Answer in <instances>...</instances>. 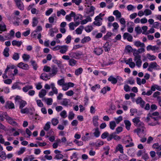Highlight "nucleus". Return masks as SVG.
<instances>
[{"mask_svg": "<svg viewBox=\"0 0 161 161\" xmlns=\"http://www.w3.org/2000/svg\"><path fill=\"white\" fill-rule=\"evenodd\" d=\"M123 142L125 144L129 143V144L127 145L125 147H132L134 146V144L132 142V139L129 136H126L123 140Z\"/></svg>", "mask_w": 161, "mask_h": 161, "instance_id": "423d86ee", "label": "nucleus"}, {"mask_svg": "<svg viewBox=\"0 0 161 161\" xmlns=\"http://www.w3.org/2000/svg\"><path fill=\"white\" fill-rule=\"evenodd\" d=\"M0 151V157L3 160L6 158V153L3 151Z\"/></svg>", "mask_w": 161, "mask_h": 161, "instance_id": "69168bd1", "label": "nucleus"}, {"mask_svg": "<svg viewBox=\"0 0 161 161\" xmlns=\"http://www.w3.org/2000/svg\"><path fill=\"white\" fill-rule=\"evenodd\" d=\"M151 90L153 91H154L156 89L159 91H161V87L160 86L156 84L153 85L151 86Z\"/></svg>", "mask_w": 161, "mask_h": 161, "instance_id": "2f4dec72", "label": "nucleus"}, {"mask_svg": "<svg viewBox=\"0 0 161 161\" xmlns=\"http://www.w3.org/2000/svg\"><path fill=\"white\" fill-rule=\"evenodd\" d=\"M147 58L150 61H153L156 58V57L153 55H151L149 53H147L146 55Z\"/></svg>", "mask_w": 161, "mask_h": 161, "instance_id": "72a5a7b5", "label": "nucleus"}, {"mask_svg": "<svg viewBox=\"0 0 161 161\" xmlns=\"http://www.w3.org/2000/svg\"><path fill=\"white\" fill-rule=\"evenodd\" d=\"M46 91L45 89H42L39 92V96L41 98H42L46 95Z\"/></svg>", "mask_w": 161, "mask_h": 161, "instance_id": "c03bdc74", "label": "nucleus"}, {"mask_svg": "<svg viewBox=\"0 0 161 161\" xmlns=\"http://www.w3.org/2000/svg\"><path fill=\"white\" fill-rule=\"evenodd\" d=\"M110 90V88L108 86L104 87L103 88L101 91V93L105 94L107 91H109Z\"/></svg>", "mask_w": 161, "mask_h": 161, "instance_id": "13d9d810", "label": "nucleus"}, {"mask_svg": "<svg viewBox=\"0 0 161 161\" xmlns=\"http://www.w3.org/2000/svg\"><path fill=\"white\" fill-rule=\"evenodd\" d=\"M6 120L8 121V122L10 124L14 125V126H17L18 125L17 123L13 119L11 118L8 116H7V118H6Z\"/></svg>", "mask_w": 161, "mask_h": 161, "instance_id": "4be33fe9", "label": "nucleus"}, {"mask_svg": "<svg viewBox=\"0 0 161 161\" xmlns=\"http://www.w3.org/2000/svg\"><path fill=\"white\" fill-rule=\"evenodd\" d=\"M33 88V87L32 85H28L22 88V90L24 92H26L29 90L32 89Z\"/></svg>", "mask_w": 161, "mask_h": 161, "instance_id": "cd10ccee", "label": "nucleus"}, {"mask_svg": "<svg viewBox=\"0 0 161 161\" xmlns=\"http://www.w3.org/2000/svg\"><path fill=\"white\" fill-rule=\"evenodd\" d=\"M152 147L158 151L161 150V144H159L158 143H154Z\"/></svg>", "mask_w": 161, "mask_h": 161, "instance_id": "c9c22d12", "label": "nucleus"}, {"mask_svg": "<svg viewBox=\"0 0 161 161\" xmlns=\"http://www.w3.org/2000/svg\"><path fill=\"white\" fill-rule=\"evenodd\" d=\"M17 66L24 70H28L29 69V65L22 62L19 63L17 64Z\"/></svg>", "mask_w": 161, "mask_h": 161, "instance_id": "ddd939ff", "label": "nucleus"}, {"mask_svg": "<svg viewBox=\"0 0 161 161\" xmlns=\"http://www.w3.org/2000/svg\"><path fill=\"white\" fill-rule=\"evenodd\" d=\"M144 14L145 16H148L151 15L152 14V12L151 10L149 9H146L144 10Z\"/></svg>", "mask_w": 161, "mask_h": 161, "instance_id": "052dcab7", "label": "nucleus"}, {"mask_svg": "<svg viewBox=\"0 0 161 161\" xmlns=\"http://www.w3.org/2000/svg\"><path fill=\"white\" fill-rule=\"evenodd\" d=\"M75 13L73 11H71L69 14L66 16L65 19L67 21H70L72 20V18L75 17Z\"/></svg>", "mask_w": 161, "mask_h": 161, "instance_id": "f3484780", "label": "nucleus"}, {"mask_svg": "<svg viewBox=\"0 0 161 161\" xmlns=\"http://www.w3.org/2000/svg\"><path fill=\"white\" fill-rule=\"evenodd\" d=\"M74 20L75 23L78 25L80 24L81 20L83 19V16L81 14H77L74 17Z\"/></svg>", "mask_w": 161, "mask_h": 161, "instance_id": "2eb2a0df", "label": "nucleus"}, {"mask_svg": "<svg viewBox=\"0 0 161 161\" xmlns=\"http://www.w3.org/2000/svg\"><path fill=\"white\" fill-rule=\"evenodd\" d=\"M145 51L144 48H140L137 50L134 49L133 52V54L134 56V61L136 62V65L138 68L141 67L142 62L141 59V56L140 53H143Z\"/></svg>", "mask_w": 161, "mask_h": 161, "instance_id": "f03ea898", "label": "nucleus"}, {"mask_svg": "<svg viewBox=\"0 0 161 161\" xmlns=\"http://www.w3.org/2000/svg\"><path fill=\"white\" fill-rule=\"evenodd\" d=\"M22 58L24 61H28L30 58V56L29 55L24 54L22 55Z\"/></svg>", "mask_w": 161, "mask_h": 161, "instance_id": "de8ad7c7", "label": "nucleus"}, {"mask_svg": "<svg viewBox=\"0 0 161 161\" xmlns=\"http://www.w3.org/2000/svg\"><path fill=\"white\" fill-rule=\"evenodd\" d=\"M42 27L41 25L38 26L36 30L33 31L31 34V36L33 38H36L37 35H38L39 32L42 31Z\"/></svg>", "mask_w": 161, "mask_h": 161, "instance_id": "9d476101", "label": "nucleus"}, {"mask_svg": "<svg viewBox=\"0 0 161 161\" xmlns=\"http://www.w3.org/2000/svg\"><path fill=\"white\" fill-rule=\"evenodd\" d=\"M153 69L156 70L160 69L159 66L155 62H152L150 63L147 69V70L149 71L152 72Z\"/></svg>", "mask_w": 161, "mask_h": 161, "instance_id": "0eeeda50", "label": "nucleus"}, {"mask_svg": "<svg viewBox=\"0 0 161 161\" xmlns=\"http://www.w3.org/2000/svg\"><path fill=\"white\" fill-rule=\"evenodd\" d=\"M91 40V38L89 36H85L81 40V42L82 43H85L86 42H88Z\"/></svg>", "mask_w": 161, "mask_h": 161, "instance_id": "bf43d9fd", "label": "nucleus"}, {"mask_svg": "<svg viewBox=\"0 0 161 161\" xmlns=\"http://www.w3.org/2000/svg\"><path fill=\"white\" fill-rule=\"evenodd\" d=\"M116 151H119L121 153H123V149L122 146L120 144H118L116 147Z\"/></svg>", "mask_w": 161, "mask_h": 161, "instance_id": "5fc2aeb1", "label": "nucleus"}, {"mask_svg": "<svg viewBox=\"0 0 161 161\" xmlns=\"http://www.w3.org/2000/svg\"><path fill=\"white\" fill-rule=\"evenodd\" d=\"M112 35V33L111 32H108L106 35L103 37V39L104 40H107Z\"/></svg>", "mask_w": 161, "mask_h": 161, "instance_id": "864d4df0", "label": "nucleus"}, {"mask_svg": "<svg viewBox=\"0 0 161 161\" xmlns=\"http://www.w3.org/2000/svg\"><path fill=\"white\" fill-rule=\"evenodd\" d=\"M103 51L102 48L98 47L94 48L93 52L96 54L99 55L102 53Z\"/></svg>", "mask_w": 161, "mask_h": 161, "instance_id": "5701e85b", "label": "nucleus"}, {"mask_svg": "<svg viewBox=\"0 0 161 161\" xmlns=\"http://www.w3.org/2000/svg\"><path fill=\"white\" fill-rule=\"evenodd\" d=\"M138 128L134 130V132L136 133L139 136H143L146 132V129L143 125V127H139Z\"/></svg>", "mask_w": 161, "mask_h": 161, "instance_id": "39448f33", "label": "nucleus"}, {"mask_svg": "<svg viewBox=\"0 0 161 161\" xmlns=\"http://www.w3.org/2000/svg\"><path fill=\"white\" fill-rule=\"evenodd\" d=\"M69 100L66 98L63 99L61 102V104L65 106H67L69 105Z\"/></svg>", "mask_w": 161, "mask_h": 161, "instance_id": "3c124183", "label": "nucleus"}, {"mask_svg": "<svg viewBox=\"0 0 161 161\" xmlns=\"http://www.w3.org/2000/svg\"><path fill=\"white\" fill-rule=\"evenodd\" d=\"M31 65L33 66V69L35 70H37L38 67V66L35 60H31Z\"/></svg>", "mask_w": 161, "mask_h": 161, "instance_id": "09e8293b", "label": "nucleus"}, {"mask_svg": "<svg viewBox=\"0 0 161 161\" xmlns=\"http://www.w3.org/2000/svg\"><path fill=\"white\" fill-rule=\"evenodd\" d=\"M113 14L115 16L116 19H119L121 17V14L118 10L114 11Z\"/></svg>", "mask_w": 161, "mask_h": 161, "instance_id": "c85d7f7f", "label": "nucleus"}, {"mask_svg": "<svg viewBox=\"0 0 161 161\" xmlns=\"http://www.w3.org/2000/svg\"><path fill=\"white\" fill-rule=\"evenodd\" d=\"M34 4L33 3L30 4L28 8V9L30 10L31 9V12L32 14H35L36 13L37 10L35 8H32Z\"/></svg>", "mask_w": 161, "mask_h": 161, "instance_id": "58836bf2", "label": "nucleus"}, {"mask_svg": "<svg viewBox=\"0 0 161 161\" xmlns=\"http://www.w3.org/2000/svg\"><path fill=\"white\" fill-rule=\"evenodd\" d=\"M22 42L21 41H17L16 40H13L12 42V45L13 46H16L18 47H20L22 44Z\"/></svg>", "mask_w": 161, "mask_h": 161, "instance_id": "a19ab883", "label": "nucleus"}, {"mask_svg": "<svg viewBox=\"0 0 161 161\" xmlns=\"http://www.w3.org/2000/svg\"><path fill=\"white\" fill-rule=\"evenodd\" d=\"M22 84L21 83L19 82H16L14 83L12 86V88L13 89H17L20 90L21 89V87L20 86V85Z\"/></svg>", "mask_w": 161, "mask_h": 161, "instance_id": "bb28decb", "label": "nucleus"}, {"mask_svg": "<svg viewBox=\"0 0 161 161\" xmlns=\"http://www.w3.org/2000/svg\"><path fill=\"white\" fill-rule=\"evenodd\" d=\"M124 39H127L129 42H132V36L128 33H125L123 36Z\"/></svg>", "mask_w": 161, "mask_h": 161, "instance_id": "6ab92c4d", "label": "nucleus"}, {"mask_svg": "<svg viewBox=\"0 0 161 161\" xmlns=\"http://www.w3.org/2000/svg\"><path fill=\"white\" fill-rule=\"evenodd\" d=\"M84 29V27L82 25L80 26L76 29L75 31L77 34H80L82 33V31Z\"/></svg>", "mask_w": 161, "mask_h": 161, "instance_id": "49530a36", "label": "nucleus"}, {"mask_svg": "<svg viewBox=\"0 0 161 161\" xmlns=\"http://www.w3.org/2000/svg\"><path fill=\"white\" fill-rule=\"evenodd\" d=\"M8 115L6 112L1 111L0 112V119L2 121L4 120V119H6L7 116Z\"/></svg>", "mask_w": 161, "mask_h": 161, "instance_id": "473e14b6", "label": "nucleus"}, {"mask_svg": "<svg viewBox=\"0 0 161 161\" xmlns=\"http://www.w3.org/2000/svg\"><path fill=\"white\" fill-rule=\"evenodd\" d=\"M6 30V26L4 23L0 24V31H4Z\"/></svg>", "mask_w": 161, "mask_h": 161, "instance_id": "e2e57ef3", "label": "nucleus"}, {"mask_svg": "<svg viewBox=\"0 0 161 161\" xmlns=\"http://www.w3.org/2000/svg\"><path fill=\"white\" fill-rule=\"evenodd\" d=\"M50 86L54 93L56 94H57L58 93V90L57 88L55 87L54 83H51Z\"/></svg>", "mask_w": 161, "mask_h": 161, "instance_id": "37998d69", "label": "nucleus"}, {"mask_svg": "<svg viewBox=\"0 0 161 161\" xmlns=\"http://www.w3.org/2000/svg\"><path fill=\"white\" fill-rule=\"evenodd\" d=\"M16 6L18 8L21 10H23L24 9V5L21 0H16L14 1Z\"/></svg>", "mask_w": 161, "mask_h": 161, "instance_id": "dca6fc26", "label": "nucleus"}, {"mask_svg": "<svg viewBox=\"0 0 161 161\" xmlns=\"http://www.w3.org/2000/svg\"><path fill=\"white\" fill-rule=\"evenodd\" d=\"M112 44L108 42H106L103 46L104 50L105 52H109L111 47Z\"/></svg>", "mask_w": 161, "mask_h": 161, "instance_id": "aec40b11", "label": "nucleus"}, {"mask_svg": "<svg viewBox=\"0 0 161 161\" xmlns=\"http://www.w3.org/2000/svg\"><path fill=\"white\" fill-rule=\"evenodd\" d=\"M109 125L111 129L114 130L116 126V123L114 121H111L109 122Z\"/></svg>", "mask_w": 161, "mask_h": 161, "instance_id": "a18cd8bd", "label": "nucleus"}, {"mask_svg": "<svg viewBox=\"0 0 161 161\" xmlns=\"http://www.w3.org/2000/svg\"><path fill=\"white\" fill-rule=\"evenodd\" d=\"M69 55L72 58L79 59L81 58L83 56V53L81 51H78L76 52H70Z\"/></svg>", "mask_w": 161, "mask_h": 161, "instance_id": "20e7f679", "label": "nucleus"}, {"mask_svg": "<svg viewBox=\"0 0 161 161\" xmlns=\"http://www.w3.org/2000/svg\"><path fill=\"white\" fill-rule=\"evenodd\" d=\"M112 26H113V29L112 31H114L117 30L119 27V25L117 22H114L112 24Z\"/></svg>", "mask_w": 161, "mask_h": 161, "instance_id": "6e6d98bb", "label": "nucleus"}, {"mask_svg": "<svg viewBox=\"0 0 161 161\" xmlns=\"http://www.w3.org/2000/svg\"><path fill=\"white\" fill-rule=\"evenodd\" d=\"M68 46L66 45L60 46L59 52L62 54H64L68 50Z\"/></svg>", "mask_w": 161, "mask_h": 161, "instance_id": "a211bd4d", "label": "nucleus"}, {"mask_svg": "<svg viewBox=\"0 0 161 161\" xmlns=\"http://www.w3.org/2000/svg\"><path fill=\"white\" fill-rule=\"evenodd\" d=\"M100 132L98 128H96L95 130V131L93 133L94 136L96 137H98L100 135Z\"/></svg>", "mask_w": 161, "mask_h": 161, "instance_id": "0e129e2a", "label": "nucleus"}, {"mask_svg": "<svg viewBox=\"0 0 161 161\" xmlns=\"http://www.w3.org/2000/svg\"><path fill=\"white\" fill-rule=\"evenodd\" d=\"M134 45L137 47H141V48H144L145 47V44L140 41H135L134 42Z\"/></svg>", "mask_w": 161, "mask_h": 161, "instance_id": "b1692460", "label": "nucleus"}, {"mask_svg": "<svg viewBox=\"0 0 161 161\" xmlns=\"http://www.w3.org/2000/svg\"><path fill=\"white\" fill-rule=\"evenodd\" d=\"M9 47H6L4 49L3 51V55L6 57H8L9 56Z\"/></svg>", "mask_w": 161, "mask_h": 161, "instance_id": "e433bc0d", "label": "nucleus"}, {"mask_svg": "<svg viewBox=\"0 0 161 161\" xmlns=\"http://www.w3.org/2000/svg\"><path fill=\"white\" fill-rule=\"evenodd\" d=\"M136 79L137 84L139 85H141L142 84H144L146 82V80L144 79H142V80H141L140 78L137 77Z\"/></svg>", "mask_w": 161, "mask_h": 161, "instance_id": "7c9ffc66", "label": "nucleus"}, {"mask_svg": "<svg viewBox=\"0 0 161 161\" xmlns=\"http://www.w3.org/2000/svg\"><path fill=\"white\" fill-rule=\"evenodd\" d=\"M5 107L6 108L13 109L14 108V105L11 101H7L6 102L5 105Z\"/></svg>", "mask_w": 161, "mask_h": 161, "instance_id": "412c9836", "label": "nucleus"}, {"mask_svg": "<svg viewBox=\"0 0 161 161\" xmlns=\"http://www.w3.org/2000/svg\"><path fill=\"white\" fill-rule=\"evenodd\" d=\"M69 25L70 30H75V27L77 26L78 25L75 23H74L73 22H71L69 24Z\"/></svg>", "mask_w": 161, "mask_h": 161, "instance_id": "8fccbe9b", "label": "nucleus"}, {"mask_svg": "<svg viewBox=\"0 0 161 161\" xmlns=\"http://www.w3.org/2000/svg\"><path fill=\"white\" fill-rule=\"evenodd\" d=\"M99 118L98 116H94L92 119V122L93 125L95 126H97L98 125V120Z\"/></svg>", "mask_w": 161, "mask_h": 161, "instance_id": "a878e982", "label": "nucleus"}, {"mask_svg": "<svg viewBox=\"0 0 161 161\" xmlns=\"http://www.w3.org/2000/svg\"><path fill=\"white\" fill-rule=\"evenodd\" d=\"M132 122L135 126L138 127H143L144 124L140 121L139 117H137L133 119Z\"/></svg>", "mask_w": 161, "mask_h": 161, "instance_id": "9b49d317", "label": "nucleus"}, {"mask_svg": "<svg viewBox=\"0 0 161 161\" xmlns=\"http://www.w3.org/2000/svg\"><path fill=\"white\" fill-rule=\"evenodd\" d=\"M66 14V12L63 9H61L59 11H58L57 13V15L58 17H59L61 15L64 16Z\"/></svg>", "mask_w": 161, "mask_h": 161, "instance_id": "79ce46f5", "label": "nucleus"}, {"mask_svg": "<svg viewBox=\"0 0 161 161\" xmlns=\"http://www.w3.org/2000/svg\"><path fill=\"white\" fill-rule=\"evenodd\" d=\"M114 119L115 121V123L117 124H118L123 120V117L122 116H119L117 118H114Z\"/></svg>", "mask_w": 161, "mask_h": 161, "instance_id": "680f3d73", "label": "nucleus"}, {"mask_svg": "<svg viewBox=\"0 0 161 161\" xmlns=\"http://www.w3.org/2000/svg\"><path fill=\"white\" fill-rule=\"evenodd\" d=\"M118 80L120 81H123L122 78L119 76H117L116 78H115L112 75L110 76L108 79V80L113 84H116L117 83Z\"/></svg>", "mask_w": 161, "mask_h": 161, "instance_id": "6e6552de", "label": "nucleus"}, {"mask_svg": "<svg viewBox=\"0 0 161 161\" xmlns=\"http://www.w3.org/2000/svg\"><path fill=\"white\" fill-rule=\"evenodd\" d=\"M95 8L93 6H89L88 5L86 8V13L91 16H92L94 14Z\"/></svg>", "mask_w": 161, "mask_h": 161, "instance_id": "1a4fd4ad", "label": "nucleus"}, {"mask_svg": "<svg viewBox=\"0 0 161 161\" xmlns=\"http://www.w3.org/2000/svg\"><path fill=\"white\" fill-rule=\"evenodd\" d=\"M15 67V66L13 64L8 65L2 76L3 78L7 79L8 77L7 74L9 77L14 79V76L18 74V72L17 69H14Z\"/></svg>", "mask_w": 161, "mask_h": 161, "instance_id": "f257e3e1", "label": "nucleus"}, {"mask_svg": "<svg viewBox=\"0 0 161 161\" xmlns=\"http://www.w3.org/2000/svg\"><path fill=\"white\" fill-rule=\"evenodd\" d=\"M125 51L128 53H130L131 52H132L133 51V50L131 47L130 45H127L126 46L125 48Z\"/></svg>", "mask_w": 161, "mask_h": 161, "instance_id": "4d7b16f0", "label": "nucleus"}, {"mask_svg": "<svg viewBox=\"0 0 161 161\" xmlns=\"http://www.w3.org/2000/svg\"><path fill=\"white\" fill-rule=\"evenodd\" d=\"M136 102L137 104H140L142 107H143L145 104L144 101L141 97L138 98L136 100Z\"/></svg>", "mask_w": 161, "mask_h": 161, "instance_id": "c756f323", "label": "nucleus"}, {"mask_svg": "<svg viewBox=\"0 0 161 161\" xmlns=\"http://www.w3.org/2000/svg\"><path fill=\"white\" fill-rule=\"evenodd\" d=\"M85 30L87 32H90L93 30V27L92 25H88L85 28Z\"/></svg>", "mask_w": 161, "mask_h": 161, "instance_id": "774afa93", "label": "nucleus"}, {"mask_svg": "<svg viewBox=\"0 0 161 161\" xmlns=\"http://www.w3.org/2000/svg\"><path fill=\"white\" fill-rule=\"evenodd\" d=\"M41 78L42 79L45 80H46L49 79L47 75L45 73H43L41 74Z\"/></svg>", "mask_w": 161, "mask_h": 161, "instance_id": "338daca9", "label": "nucleus"}, {"mask_svg": "<svg viewBox=\"0 0 161 161\" xmlns=\"http://www.w3.org/2000/svg\"><path fill=\"white\" fill-rule=\"evenodd\" d=\"M124 122L125 125L126 129L127 130H129L131 125V123L130 121L127 120H125L124 121Z\"/></svg>", "mask_w": 161, "mask_h": 161, "instance_id": "f704fd0d", "label": "nucleus"}, {"mask_svg": "<svg viewBox=\"0 0 161 161\" xmlns=\"http://www.w3.org/2000/svg\"><path fill=\"white\" fill-rule=\"evenodd\" d=\"M157 120V117H153L150 114H149L147 115L145 119V121L148 123L149 125L154 126L158 124Z\"/></svg>", "mask_w": 161, "mask_h": 161, "instance_id": "7ed1b4c3", "label": "nucleus"}, {"mask_svg": "<svg viewBox=\"0 0 161 161\" xmlns=\"http://www.w3.org/2000/svg\"><path fill=\"white\" fill-rule=\"evenodd\" d=\"M95 21L93 22V24L97 26H100L102 24V21L103 18H98L96 17L94 19Z\"/></svg>", "mask_w": 161, "mask_h": 161, "instance_id": "4468645a", "label": "nucleus"}, {"mask_svg": "<svg viewBox=\"0 0 161 161\" xmlns=\"http://www.w3.org/2000/svg\"><path fill=\"white\" fill-rule=\"evenodd\" d=\"M19 108L20 109H22L24 108L26 104L27 103L26 101L23 100L19 101Z\"/></svg>", "mask_w": 161, "mask_h": 161, "instance_id": "ea45409f", "label": "nucleus"}, {"mask_svg": "<svg viewBox=\"0 0 161 161\" xmlns=\"http://www.w3.org/2000/svg\"><path fill=\"white\" fill-rule=\"evenodd\" d=\"M51 122L53 125L55 126L58 124L59 120L57 118H53L52 119Z\"/></svg>", "mask_w": 161, "mask_h": 161, "instance_id": "603ef678", "label": "nucleus"}, {"mask_svg": "<svg viewBox=\"0 0 161 161\" xmlns=\"http://www.w3.org/2000/svg\"><path fill=\"white\" fill-rule=\"evenodd\" d=\"M58 72V68L55 65H53L51 67L49 75L50 76H53L57 74Z\"/></svg>", "mask_w": 161, "mask_h": 161, "instance_id": "f8f14e48", "label": "nucleus"}, {"mask_svg": "<svg viewBox=\"0 0 161 161\" xmlns=\"http://www.w3.org/2000/svg\"><path fill=\"white\" fill-rule=\"evenodd\" d=\"M39 18L34 17L32 19V26L35 27L37 25L39 22Z\"/></svg>", "mask_w": 161, "mask_h": 161, "instance_id": "393cba45", "label": "nucleus"}, {"mask_svg": "<svg viewBox=\"0 0 161 161\" xmlns=\"http://www.w3.org/2000/svg\"><path fill=\"white\" fill-rule=\"evenodd\" d=\"M77 61L73 58H70L69 61V65L71 66H74L77 64Z\"/></svg>", "mask_w": 161, "mask_h": 161, "instance_id": "4c0bfd02", "label": "nucleus"}]
</instances>
